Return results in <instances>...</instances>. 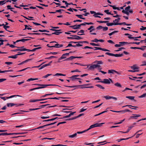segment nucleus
Returning a JSON list of instances; mask_svg holds the SVG:
<instances>
[{"label": "nucleus", "instance_id": "nucleus-34", "mask_svg": "<svg viewBox=\"0 0 146 146\" xmlns=\"http://www.w3.org/2000/svg\"><path fill=\"white\" fill-rule=\"evenodd\" d=\"M57 57L55 56H51L49 57L46 58L45 59H51L52 58H57Z\"/></svg>", "mask_w": 146, "mask_h": 146}, {"label": "nucleus", "instance_id": "nucleus-61", "mask_svg": "<svg viewBox=\"0 0 146 146\" xmlns=\"http://www.w3.org/2000/svg\"><path fill=\"white\" fill-rule=\"evenodd\" d=\"M140 29L141 31L145 30L146 29V27H145L143 26H142L141 27V28H140Z\"/></svg>", "mask_w": 146, "mask_h": 146}, {"label": "nucleus", "instance_id": "nucleus-24", "mask_svg": "<svg viewBox=\"0 0 146 146\" xmlns=\"http://www.w3.org/2000/svg\"><path fill=\"white\" fill-rule=\"evenodd\" d=\"M16 96H19V97H22V96H20V95H13V96H11L9 97H6V98L7 99H9V98H12L13 97H16Z\"/></svg>", "mask_w": 146, "mask_h": 146}, {"label": "nucleus", "instance_id": "nucleus-21", "mask_svg": "<svg viewBox=\"0 0 146 146\" xmlns=\"http://www.w3.org/2000/svg\"><path fill=\"white\" fill-rule=\"evenodd\" d=\"M60 31H55L54 33H52V35L55 34L58 35L59 34L61 33H62V32H60Z\"/></svg>", "mask_w": 146, "mask_h": 146}, {"label": "nucleus", "instance_id": "nucleus-48", "mask_svg": "<svg viewBox=\"0 0 146 146\" xmlns=\"http://www.w3.org/2000/svg\"><path fill=\"white\" fill-rule=\"evenodd\" d=\"M5 0L1 1H0V5H2L4 4L6 2H5Z\"/></svg>", "mask_w": 146, "mask_h": 146}, {"label": "nucleus", "instance_id": "nucleus-7", "mask_svg": "<svg viewBox=\"0 0 146 146\" xmlns=\"http://www.w3.org/2000/svg\"><path fill=\"white\" fill-rule=\"evenodd\" d=\"M99 67H100V65L98 64H94L90 66L89 68L90 69L92 70Z\"/></svg>", "mask_w": 146, "mask_h": 146}, {"label": "nucleus", "instance_id": "nucleus-17", "mask_svg": "<svg viewBox=\"0 0 146 146\" xmlns=\"http://www.w3.org/2000/svg\"><path fill=\"white\" fill-rule=\"evenodd\" d=\"M31 60V59L27 60L24 61L18 64V65H20L23 64L25 63H27V62H28L29 61H30Z\"/></svg>", "mask_w": 146, "mask_h": 146}, {"label": "nucleus", "instance_id": "nucleus-46", "mask_svg": "<svg viewBox=\"0 0 146 146\" xmlns=\"http://www.w3.org/2000/svg\"><path fill=\"white\" fill-rule=\"evenodd\" d=\"M30 39H21V41L23 42H25V41L30 40Z\"/></svg>", "mask_w": 146, "mask_h": 146}, {"label": "nucleus", "instance_id": "nucleus-56", "mask_svg": "<svg viewBox=\"0 0 146 146\" xmlns=\"http://www.w3.org/2000/svg\"><path fill=\"white\" fill-rule=\"evenodd\" d=\"M86 131V130H84V131H78L77 132V134H81V133H84L86 131Z\"/></svg>", "mask_w": 146, "mask_h": 146}, {"label": "nucleus", "instance_id": "nucleus-41", "mask_svg": "<svg viewBox=\"0 0 146 146\" xmlns=\"http://www.w3.org/2000/svg\"><path fill=\"white\" fill-rule=\"evenodd\" d=\"M123 55L122 54H115V56L116 57H121Z\"/></svg>", "mask_w": 146, "mask_h": 146}, {"label": "nucleus", "instance_id": "nucleus-16", "mask_svg": "<svg viewBox=\"0 0 146 146\" xmlns=\"http://www.w3.org/2000/svg\"><path fill=\"white\" fill-rule=\"evenodd\" d=\"M24 47V46H22L21 47L22 48H17L15 50H12L11 51L13 52H17L19 51H23V48Z\"/></svg>", "mask_w": 146, "mask_h": 146}, {"label": "nucleus", "instance_id": "nucleus-12", "mask_svg": "<svg viewBox=\"0 0 146 146\" xmlns=\"http://www.w3.org/2000/svg\"><path fill=\"white\" fill-rule=\"evenodd\" d=\"M106 25L108 26H111L113 25H117V23L113 22L111 23H106Z\"/></svg>", "mask_w": 146, "mask_h": 146}, {"label": "nucleus", "instance_id": "nucleus-23", "mask_svg": "<svg viewBox=\"0 0 146 146\" xmlns=\"http://www.w3.org/2000/svg\"><path fill=\"white\" fill-rule=\"evenodd\" d=\"M114 85L119 88H121L122 87V86L121 85L119 82H116L114 84Z\"/></svg>", "mask_w": 146, "mask_h": 146}, {"label": "nucleus", "instance_id": "nucleus-10", "mask_svg": "<svg viewBox=\"0 0 146 146\" xmlns=\"http://www.w3.org/2000/svg\"><path fill=\"white\" fill-rule=\"evenodd\" d=\"M63 45L58 44H55L54 46H51L50 47L60 48L62 47Z\"/></svg>", "mask_w": 146, "mask_h": 146}, {"label": "nucleus", "instance_id": "nucleus-54", "mask_svg": "<svg viewBox=\"0 0 146 146\" xmlns=\"http://www.w3.org/2000/svg\"><path fill=\"white\" fill-rule=\"evenodd\" d=\"M30 68V67H27V68H25L24 69H22L21 70H19V71H17V72H22V71H25V70H26L27 69H29Z\"/></svg>", "mask_w": 146, "mask_h": 146}, {"label": "nucleus", "instance_id": "nucleus-15", "mask_svg": "<svg viewBox=\"0 0 146 146\" xmlns=\"http://www.w3.org/2000/svg\"><path fill=\"white\" fill-rule=\"evenodd\" d=\"M70 36H72L73 37H74V38L76 40H79L81 39H82L83 38L81 37L80 36H78L77 35H70Z\"/></svg>", "mask_w": 146, "mask_h": 146}, {"label": "nucleus", "instance_id": "nucleus-9", "mask_svg": "<svg viewBox=\"0 0 146 146\" xmlns=\"http://www.w3.org/2000/svg\"><path fill=\"white\" fill-rule=\"evenodd\" d=\"M104 98L106 99V100H108L112 98L114 99L115 100H117V99L114 97H112V96H104Z\"/></svg>", "mask_w": 146, "mask_h": 146}, {"label": "nucleus", "instance_id": "nucleus-4", "mask_svg": "<svg viewBox=\"0 0 146 146\" xmlns=\"http://www.w3.org/2000/svg\"><path fill=\"white\" fill-rule=\"evenodd\" d=\"M47 100V99H35V100H30L29 101L30 102H34L38 101H44L45 100Z\"/></svg>", "mask_w": 146, "mask_h": 146}, {"label": "nucleus", "instance_id": "nucleus-43", "mask_svg": "<svg viewBox=\"0 0 146 146\" xmlns=\"http://www.w3.org/2000/svg\"><path fill=\"white\" fill-rule=\"evenodd\" d=\"M74 75L70 77V78L72 81L75 80L76 79V77H74Z\"/></svg>", "mask_w": 146, "mask_h": 146}, {"label": "nucleus", "instance_id": "nucleus-2", "mask_svg": "<svg viewBox=\"0 0 146 146\" xmlns=\"http://www.w3.org/2000/svg\"><path fill=\"white\" fill-rule=\"evenodd\" d=\"M104 123H96L90 126L89 128L86 130V131H87L90 130V129H91L95 127L101 126Z\"/></svg>", "mask_w": 146, "mask_h": 146}, {"label": "nucleus", "instance_id": "nucleus-53", "mask_svg": "<svg viewBox=\"0 0 146 146\" xmlns=\"http://www.w3.org/2000/svg\"><path fill=\"white\" fill-rule=\"evenodd\" d=\"M52 62V61H51L50 62H49L48 64H44V65H45V67L50 66L51 65V64Z\"/></svg>", "mask_w": 146, "mask_h": 146}, {"label": "nucleus", "instance_id": "nucleus-64", "mask_svg": "<svg viewBox=\"0 0 146 146\" xmlns=\"http://www.w3.org/2000/svg\"><path fill=\"white\" fill-rule=\"evenodd\" d=\"M18 55L16 54L15 55L12 56V58L16 59Z\"/></svg>", "mask_w": 146, "mask_h": 146}, {"label": "nucleus", "instance_id": "nucleus-58", "mask_svg": "<svg viewBox=\"0 0 146 146\" xmlns=\"http://www.w3.org/2000/svg\"><path fill=\"white\" fill-rule=\"evenodd\" d=\"M62 11H64V10L62 9H60L59 10H56L55 11V12L62 13Z\"/></svg>", "mask_w": 146, "mask_h": 146}, {"label": "nucleus", "instance_id": "nucleus-14", "mask_svg": "<svg viewBox=\"0 0 146 146\" xmlns=\"http://www.w3.org/2000/svg\"><path fill=\"white\" fill-rule=\"evenodd\" d=\"M94 63L95 64H97L98 65L102 64H103V62L102 60H96L94 62Z\"/></svg>", "mask_w": 146, "mask_h": 146}, {"label": "nucleus", "instance_id": "nucleus-49", "mask_svg": "<svg viewBox=\"0 0 146 146\" xmlns=\"http://www.w3.org/2000/svg\"><path fill=\"white\" fill-rule=\"evenodd\" d=\"M140 43V42H129V44H136L137 45L139 44Z\"/></svg>", "mask_w": 146, "mask_h": 146}, {"label": "nucleus", "instance_id": "nucleus-28", "mask_svg": "<svg viewBox=\"0 0 146 146\" xmlns=\"http://www.w3.org/2000/svg\"><path fill=\"white\" fill-rule=\"evenodd\" d=\"M105 54H106L110 56H115V54L113 53H111L109 52H106V53Z\"/></svg>", "mask_w": 146, "mask_h": 146}, {"label": "nucleus", "instance_id": "nucleus-44", "mask_svg": "<svg viewBox=\"0 0 146 146\" xmlns=\"http://www.w3.org/2000/svg\"><path fill=\"white\" fill-rule=\"evenodd\" d=\"M70 113L68 115L69 116V117H70L72 115H73L74 113H76V111L72 112V111H71L70 112Z\"/></svg>", "mask_w": 146, "mask_h": 146}, {"label": "nucleus", "instance_id": "nucleus-52", "mask_svg": "<svg viewBox=\"0 0 146 146\" xmlns=\"http://www.w3.org/2000/svg\"><path fill=\"white\" fill-rule=\"evenodd\" d=\"M131 7L129 6H128V7H126L125 9V10L126 11H128L130 9Z\"/></svg>", "mask_w": 146, "mask_h": 146}, {"label": "nucleus", "instance_id": "nucleus-6", "mask_svg": "<svg viewBox=\"0 0 146 146\" xmlns=\"http://www.w3.org/2000/svg\"><path fill=\"white\" fill-rule=\"evenodd\" d=\"M98 82H100L102 83L106 84H110V82L109 80L107 79H104L102 81H100Z\"/></svg>", "mask_w": 146, "mask_h": 146}, {"label": "nucleus", "instance_id": "nucleus-25", "mask_svg": "<svg viewBox=\"0 0 146 146\" xmlns=\"http://www.w3.org/2000/svg\"><path fill=\"white\" fill-rule=\"evenodd\" d=\"M84 33V31L83 30H81L79 32H78V33L77 34L79 35H84V34L83 33L82 34H80V33Z\"/></svg>", "mask_w": 146, "mask_h": 146}, {"label": "nucleus", "instance_id": "nucleus-57", "mask_svg": "<svg viewBox=\"0 0 146 146\" xmlns=\"http://www.w3.org/2000/svg\"><path fill=\"white\" fill-rule=\"evenodd\" d=\"M109 6L113 8V9L114 10H115L117 9V7H116L115 5H109Z\"/></svg>", "mask_w": 146, "mask_h": 146}, {"label": "nucleus", "instance_id": "nucleus-1", "mask_svg": "<svg viewBox=\"0 0 146 146\" xmlns=\"http://www.w3.org/2000/svg\"><path fill=\"white\" fill-rule=\"evenodd\" d=\"M34 85H37L38 86H40V87L35 88H34L33 89H31L29 90L30 91H32L33 90H36L39 89H40L44 88H46L47 86H58L60 87H61L60 86L57 85H55V84H34Z\"/></svg>", "mask_w": 146, "mask_h": 146}, {"label": "nucleus", "instance_id": "nucleus-35", "mask_svg": "<svg viewBox=\"0 0 146 146\" xmlns=\"http://www.w3.org/2000/svg\"><path fill=\"white\" fill-rule=\"evenodd\" d=\"M118 32V31H114L111 33H110L108 34L110 36H111L112 35L114 34V33Z\"/></svg>", "mask_w": 146, "mask_h": 146}, {"label": "nucleus", "instance_id": "nucleus-11", "mask_svg": "<svg viewBox=\"0 0 146 146\" xmlns=\"http://www.w3.org/2000/svg\"><path fill=\"white\" fill-rule=\"evenodd\" d=\"M114 72H115L118 74H119V73L118 72L113 70H108V73L109 74L111 73L113 74H114Z\"/></svg>", "mask_w": 146, "mask_h": 146}, {"label": "nucleus", "instance_id": "nucleus-55", "mask_svg": "<svg viewBox=\"0 0 146 146\" xmlns=\"http://www.w3.org/2000/svg\"><path fill=\"white\" fill-rule=\"evenodd\" d=\"M76 16L81 19L82 18V17L83 16V15H76Z\"/></svg>", "mask_w": 146, "mask_h": 146}, {"label": "nucleus", "instance_id": "nucleus-63", "mask_svg": "<svg viewBox=\"0 0 146 146\" xmlns=\"http://www.w3.org/2000/svg\"><path fill=\"white\" fill-rule=\"evenodd\" d=\"M103 28V27L102 26H99L97 27L96 29L98 30H99L102 29Z\"/></svg>", "mask_w": 146, "mask_h": 146}, {"label": "nucleus", "instance_id": "nucleus-5", "mask_svg": "<svg viewBox=\"0 0 146 146\" xmlns=\"http://www.w3.org/2000/svg\"><path fill=\"white\" fill-rule=\"evenodd\" d=\"M16 105V106H22L24 105V104H19L18 105H17V104H14V103H7V107H9L10 106L11 107H12L14 105Z\"/></svg>", "mask_w": 146, "mask_h": 146}, {"label": "nucleus", "instance_id": "nucleus-22", "mask_svg": "<svg viewBox=\"0 0 146 146\" xmlns=\"http://www.w3.org/2000/svg\"><path fill=\"white\" fill-rule=\"evenodd\" d=\"M46 126H47V125H43V126H40L36 128H35L33 129H32V130H35V129H37L44 128L45 127H46Z\"/></svg>", "mask_w": 146, "mask_h": 146}, {"label": "nucleus", "instance_id": "nucleus-42", "mask_svg": "<svg viewBox=\"0 0 146 146\" xmlns=\"http://www.w3.org/2000/svg\"><path fill=\"white\" fill-rule=\"evenodd\" d=\"M80 43L78 42L76 43V45H74V47H76L77 46H82V45L80 44Z\"/></svg>", "mask_w": 146, "mask_h": 146}, {"label": "nucleus", "instance_id": "nucleus-18", "mask_svg": "<svg viewBox=\"0 0 146 146\" xmlns=\"http://www.w3.org/2000/svg\"><path fill=\"white\" fill-rule=\"evenodd\" d=\"M63 112L64 113H68L70 112V110L68 109H64L63 110Z\"/></svg>", "mask_w": 146, "mask_h": 146}, {"label": "nucleus", "instance_id": "nucleus-19", "mask_svg": "<svg viewBox=\"0 0 146 146\" xmlns=\"http://www.w3.org/2000/svg\"><path fill=\"white\" fill-rule=\"evenodd\" d=\"M133 115H134L133 114ZM134 115H133L131 116V118L132 119H136L138 117H139L140 116V115H137L136 114H134Z\"/></svg>", "mask_w": 146, "mask_h": 146}, {"label": "nucleus", "instance_id": "nucleus-33", "mask_svg": "<svg viewBox=\"0 0 146 146\" xmlns=\"http://www.w3.org/2000/svg\"><path fill=\"white\" fill-rule=\"evenodd\" d=\"M38 78H30L29 79L27 80V82H30L31 81H33L34 80H38Z\"/></svg>", "mask_w": 146, "mask_h": 146}, {"label": "nucleus", "instance_id": "nucleus-39", "mask_svg": "<svg viewBox=\"0 0 146 146\" xmlns=\"http://www.w3.org/2000/svg\"><path fill=\"white\" fill-rule=\"evenodd\" d=\"M122 113H124L125 112H132V111L130 110H128V109H125L124 110H122Z\"/></svg>", "mask_w": 146, "mask_h": 146}, {"label": "nucleus", "instance_id": "nucleus-29", "mask_svg": "<svg viewBox=\"0 0 146 146\" xmlns=\"http://www.w3.org/2000/svg\"><path fill=\"white\" fill-rule=\"evenodd\" d=\"M10 133H0V135H10Z\"/></svg>", "mask_w": 146, "mask_h": 146}, {"label": "nucleus", "instance_id": "nucleus-31", "mask_svg": "<svg viewBox=\"0 0 146 146\" xmlns=\"http://www.w3.org/2000/svg\"><path fill=\"white\" fill-rule=\"evenodd\" d=\"M66 58V56L65 54H62V55L61 56V57H60L58 59V60H62V59H64V58Z\"/></svg>", "mask_w": 146, "mask_h": 146}, {"label": "nucleus", "instance_id": "nucleus-37", "mask_svg": "<svg viewBox=\"0 0 146 146\" xmlns=\"http://www.w3.org/2000/svg\"><path fill=\"white\" fill-rule=\"evenodd\" d=\"M77 119L76 117V116H75V117H72L71 118H69V119H65V120H66V121H70V120H74V119Z\"/></svg>", "mask_w": 146, "mask_h": 146}, {"label": "nucleus", "instance_id": "nucleus-45", "mask_svg": "<svg viewBox=\"0 0 146 146\" xmlns=\"http://www.w3.org/2000/svg\"><path fill=\"white\" fill-rule=\"evenodd\" d=\"M117 25H126L127 23L125 22H123L121 23H117Z\"/></svg>", "mask_w": 146, "mask_h": 146}, {"label": "nucleus", "instance_id": "nucleus-62", "mask_svg": "<svg viewBox=\"0 0 146 146\" xmlns=\"http://www.w3.org/2000/svg\"><path fill=\"white\" fill-rule=\"evenodd\" d=\"M102 29H103V31H105L108 30V28L107 27H103Z\"/></svg>", "mask_w": 146, "mask_h": 146}, {"label": "nucleus", "instance_id": "nucleus-8", "mask_svg": "<svg viewBox=\"0 0 146 146\" xmlns=\"http://www.w3.org/2000/svg\"><path fill=\"white\" fill-rule=\"evenodd\" d=\"M80 25H74L70 26V27L74 29H77L80 28Z\"/></svg>", "mask_w": 146, "mask_h": 146}, {"label": "nucleus", "instance_id": "nucleus-51", "mask_svg": "<svg viewBox=\"0 0 146 146\" xmlns=\"http://www.w3.org/2000/svg\"><path fill=\"white\" fill-rule=\"evenodd\" d=\"M146 96V93H145L141 95V96H139V98H141L145 97Z\"/></svg>", "mask_w": 146, "mask_h": 146}, {"label": "nucleus", "instance_id": "nucleus-40", "mask_svg": "<svg viewBox=\"0 0 146 146\" xmlns=\"http://www.w3.org/2000/svg\"><path fill=\"white\" fill-rule=\"evenodd\" d=\"M120 19V18H118L117 19H115V20L113 21V22L118 23Z\"/></svg>", "mask_w": 146, "mask_h": 146}, {"label": "nucleus", "instance_id": "nucleus-38", "mask_svg": "<svg viewBox=\"0 0 146 146\" xmlns=\"http://www.w3.org/2000/svg\"><path fill=\"white\" fill-rule=\"evenodd\" d=\"M90 44H91L92 45H93V46H100V45L99 44H96L94 43L91 42V43H90Z\"/></svg>", "mask_w": 146, "mask_h": 146}, {"label": "nucleus", "instance_id": "nucleus-20", "mask_svg": "<svg viewBox=\"0 0 146 146\" xmlns=\"http://www.w3.org/2000/svg\"><path fill=\"white\" fill-rule=\"evenodd\" d=\"M38 31L42 32H46V30H42L40 29V30H39L38 31H32V32H38Z\"/></svg>", "mask_w": 146, "mask_h": 146}, {"label": "nucleus", "instance_id": "nucleus-47", "mask_svg": "<svg viewBox=\"0 0 146 146\" xmlns=\"http://www.w3.org/2000/svg\"><path fill=\"white\" fill-rule=\"evenodd\" d=\"M58 53V52H50L49 53H48L46 54H52L54 55H55L56 54Z\"/></svg>", "mask_w": 146, "mask_h": 146}, {"label": "nucleus", "instance_id": "nucleus-26", "mask_svg": "<svg viewBox=\"0 0 146 146\" xmlns=\"http://www.w3.org/2000/svg\"><path fill=\"white\" fill-rule=\"evenodd\" d=\"M66 76V75L64 74H62L57 73H56V74H55L53 75V76Z\"/></svg>", "mask_w": 146, "mask_h": 146}, {"label": "nucleus", "instance_id": "nucleus-36", "mask_svg": "<svg viewBox=\"0 0 146 146\" xmlns=\"http://www.w3.org/2000/svg\"><path fill=\"white\" fill-rule=\"evenodd\" d=\"M25 29H23V30H24L26 29H27L29 30H31L32 29V28L30 27H28V26L27 25H25Z\"/></svg>", "mask_w": 146, "mask_h": 146}, {"label": "nucleus", "instance_id": "nucleus-60", "mask_svg": "<svg viewBox=\"0 0 146 146\" xmlns=\"http://www.w3.org/2000/svg\"><path fill=\"white\" fill-rule=\"evenodd\" d=\"M131 68L132 69H133L134 70L138 69V67H135L134 66H131Z\"/></svg>", "mask_w": 146, "mask_h": 146}, {"label": "nucleus", "instance_id": "nucleus-3", "mask_svg": "<svg viewBox=\"0 0 146 146\" xmlns=\"http://www.w3.org/2000/svg\"><path fill=\"white\" fill-rule=\"evenodd\" d=\"M90 84H85L82 85H74L73 86H65L67 87L71 88H75L73 90H75L76 88H79V87L80 86H88L90 85Z\"/></svg>", "mask_w": 146, "mask_h": 146}, {"label": "nucleus", "instance_id": "nucleus-32", "mask_svg": "<svg viewBox=\"0 0 146 146\" xmlns=\"http://www.w3.org/2000/svg\"><path fill=\"white\" fill-rule=\"evenodd\" d=\"M126 98H128L131 100H134V98H135V97L134 96H126Z\"/></svg>", "mask_w": 146, "mask_h": 146}, {"label": "nucleus", "instance_id": "nucleus-13", "mask_svg": "<svg viewBox=\"0 0 146 146\" xmlns=\"http://www.w3.org/2000/svg\"><path fill=\"white\" fill-rule=\"evenodd\" d=\"M60 118H58V117H56L54 118H52L50 119H48V120H44L43 121V122L45 121H52L56 119H60Z\"/></svg>", "mask_w": 146, "mask_h": 146}, {"label": "nucleus", "instance_id": "nucleus-50", "mask_svg": "<svg viewBox=\"0 0 146 146\" xmlns=\"http://www.w3.org/2000/svg\"><path fill=\"white\" fill-rule=\"evenodd\" d=\"M52 75V74H46V75L43 76V78H46L48 77V76H50Z\"/></svg>", "mask_w": 146, "mask_h": 146}, {"label": "nucleus", "instance_id": "nucleus-30", "mask_svg": "<svg viewBox=\"0 0 146 146\" xmlns=\"http://www.w3.org/2000/svg\"><path fill=\"white\" fill-rule=\"evenodd\" d=\"M110 10H105L104 11L105 13H106L107 14L111 15H113V14L111 13L110 12H109Z\"/></svg>", "mask_w": 146, "mask_h": 146}, {"label": "nucleus", "instance_id": "nucleus-27", "mask_svg": "<svg viewBox=\"0 0 146 146\" xmlns=\"http://www.w3.org/2000/svg\"><path fill=\"white\" fill-rule=\"evenodd\" d=\"M95 86L99 88H100V89H105V88L102 86L100 84H96L95 85Z\"/></svg>", "mask_w": 146, "mask_h": 146}, {"label": "nucleus", "instance_id": "nucleus-59", "mask_svg": "<svg viewBox=\"0 0 146 146\" xmlns=\"http://www.w3.org/2000/svg\"><path fill=\"white\" fill-rule=\"evenodd\" d=\"M129 43H128V42H119V44H129Z\"/></svg>", "mask_w": 146, "mask_h": 146}]
</instances>
